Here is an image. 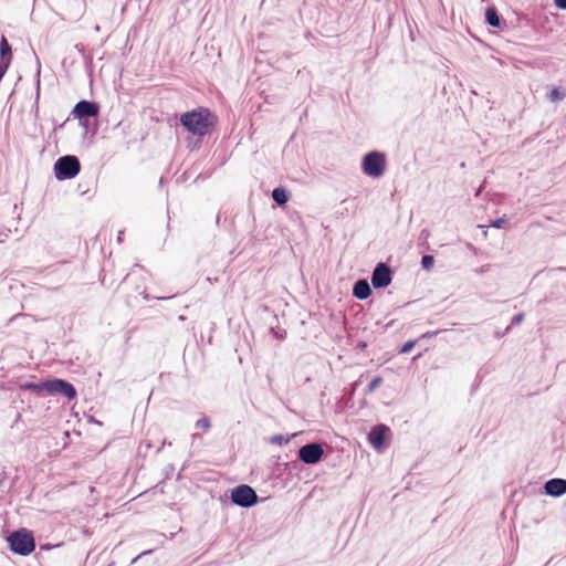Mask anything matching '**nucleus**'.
I'll return each instance as SVG.
<instances>
[{"instance_id": "obj_11", "label": "nucleus", "mask_w": 566, "mask_h": 566, "mask_svg": "<svg viewBox=\"0 0 566 566\" xmlns=\"http://www.w3.org/2000/svg\"><path fill=\"white\" fill-rule=\"evenodd\" d=\"M386 430L387 427L385 426H376L371 429L369 433V441L375 449H379L382 447Z\"/></svg>"}, {"instance_id": "obj_15", "label": "nucleus", "mask_w": 566, "mask_h": 566, "mask_svg": "<svg viewBox=\"0 0 566 566\" xmlns=\"http://www.w3.org/2000/svg\"><path fill=\"white\" fill-rule=\"evenodd\" d=\"M566 96V92L560 87H554L547 95L548 99L553 103L563 101Z\"/></svg>"}, {"instance_id": "obj_17", "label": "nucleus", "mask_w": 566, "mask_h": 566, "mask_svg": "<svg viewBox=\"0 0 566 566\" xmlns=\"http://www.w3.org/2000/svg\"><path fill=\"white\" fill-rule=\"evenodd\" d=\"M290 441V437H285L283 434H274L271 437L270 442L273 444H286Z\"/></svg>"}, {"instance_id": "obj_10", "label": "nucleus", "mask_w": 566, "mask_h": 566, "mask_svg": "<svg viewBox=\"0 0 566 566\" xmlns=\"http://www.w3.org/2000/svg\"><path fill=\"white\" fill-rule=\"evenodd\" d=\"M545 492L551 496H560L566 493V480L551 479L545 483Z\"/></svg>"}, {"instance_id": "obj_16", "label": "nucleus", "mask_w": 566, "mask_h": 566, "mask_svg": "<svg viewBox=\"0 0 566 566\" xmlns=\"http://www.w3.org/2000/svg\"><path fill=\"white\" fill-rule=\"evenodd\" d=\"M382 384L381 377H375L366 388V394L374 392Z\"/></svg>"}, {"instance_id": "obj_23", "label": "nucleus", "mask_w": 566, "mask_h": 566, "mask_svg": "<svg viewBox=\"0 0 566 566\" xmlns=\"http://www.w3.org/2000/svg\"><path fill=\"white\" fill-rule=\"evenodd\" d=\"M554 3L557 8L566 10V0H554Z\"/></svg>"}, {"instance_id": "obj_21", "label": "nucleus", "mask_w": 566, "mask_h": 566, "mask_svg": "<svg viewBox=\"0 0 566 566\" xmlns=\"http://www.w3.org/2000/svg\"><path fill=\"white\" fill-rule=\"evenodd\" d=\"M506 222L507 220L505 218H499L491 223V227L501 229L506 224Z\"/></svg>"}, {"instance_id": "obj_12", "label": "nucleus", "mask_w": 566, "mask_h": 566, "mask_svg": "<svg viewBox=\"0 0 566 566\" xmlns=\"http://www.w3.org/2000/svg\"><path fill=\"white\" fill-rule=\"evenodd\" d=\"M371 294V289L366 280H358L353 287V295L358 300H366Z\"/></svg>"}, {"instance_id": "obj_26", "label": "nucleus", "mask_w": 566, "mask_h": 566, "mask_svg": "<svg viewBox=\"0 0 566 566\" xmlns=\"http://www.w3.org/2000/svg\"><path fill=\"white\" fill-rule=\"evenodd\" d=\"M149 553H150V551L144 552V553H142V554H140V556H142V555H147V554H149Z\"/></svg>"}, {"instance_id": "obj_25", "label": "nucleus", "mask_w": 566, "mask_h": 566, "mask_svg": "<svg viewBox=\"0 0 566 566\" xmlns=\"http://www.w3.org/2000/svg\"><path fill=\"white\" fill-rule=\"evenodd\" d=\"M275 336H276L277 338H281V339L285 337V335H284V334H282V333L275 334Z\"/></svg>"}, {"instance_id": "obj_27", "label": "nucleus", "mask_w": 566, "mask_h": 566, "mask_svg": "<svg viewBox=\"0 0 566 566\" xmlns=\"http://www.w3.org/2000/svg\"><path fill=\"white\" fill-rule=\"evenodd\" d=\"M357 386H358V382H357V381H356V382H354V389H355Z\"/></svg>"}, {"instance_id": "obj_5", "label": "nucleus", "mask_w": 566, "mask_h": 566, "mask_svg": "<svg viewBox=\"0 0 566 566\" xmlns=\"http://www.w3.org/2000/svg\"><path fill=\"white\" fill-rule=\"evenodd\" d=\"M80 169L81 164L75 156H63L54 164V174L59 180L74 178L80 172Z\"/></svg>"}, {"instance_id": "obj_14", "label": "nucleus", "mask_w": 566, "mask_h": 566, "mask_svg": "<svg viewBox=\"0 0 566 566\" xmlns=\"http://www.w3.org/2000/svg\"><path fill=\"white\" fill-rule=\"evenodd\" d=\"M485 19H486V22L491 25V27H500L501 22H500V17L496 12V10L494 8H489L485 12Z\"/></svg>"}, {"instance_id": "obj_22", "label": "nucleus", "mask_w": 566, "mask_h": 566, "mask_svg": "<svg viewBox=\"0 0 566 566\" xmlns=\"http://www.w3.org/2000/svg\"><path fill=\"white\" fill-rule=\"evenodd\" d=\"M523 318H524V315H523L522 313L516 314V315H515V316H513V318H512V325H518V324H521V323H522V321H523Z\"/></svg>"}, {"instance_id": "obj_1", "label": "nucleus", "mask_w": 566, "mask_h": 566, "mask_svg": "<svg viewBox=\"0 0 566 566\" xmlns=\"http://www.w3.org/2000/svg\"><path fill=\"white\" fill-rule=\"evenodd\" d=\"M211 113L208 109L199 108L188 112L180 117V123L193 135L205 136L212 125Z\"/></svg>"}, {"instance_id": "obj_9", "label": "nucleus", "mask_w": 566, "mask_h": 566, "mask_svg": "<svg viewBox=\"0 0 566 566\" xmlns=\"http://www.w3.org/2000/svg\"><path fill=\"white\" fill-rule=\"evenodd\" d=\"M99 107L94 102L88 101H80L72 114L77 117L78 119L86 118V117H95L98 115Z\"/></svg>"}, {"instance_id": "obj_24", "label": "nucleus", "mask_w": 566, "mask_h": 566, "mask_svg": "<svg viewBox=\"0 0 566 566\" xmlns=\"http://www.w3.org/2000/svg\"><path fill=\"white\" fill-rule=\"evenodd\" d=\"M440 333V331H434V332H427L424 334L421 335V338H430L432 336H436Z\"/></svg>"}, {"instance_id": "obj_7", "label": "nucleus", "mask_w": 566, "mask_h": 566, "mask_svg": "<svg viewBox=\"0 0 566 566\" xmlns=\"http://www.w3.org/2000/svg\"><path fill=\"white\" fill-rule=\"evenodd\" d=\"M324 455L319 443H307L298 449V459L305 464H316Z\"/></svg>"}, {"instance_id": "obj_13", "label": "nucleus", "mask_w": 566, "mask_h": 566, "mask_svg": "<svg viewBox=\"0 0 566 566\" xmlns=\"http://www.w3.org/2000/svg\"><path fill=\"white\" fill-rule=\"evenodd\" d=\"M272 198L279 206H283L289 201V195L284 188H275L272 191Z\"/></svg>"}, {"instance_id": "obj_3", "label": "nucleus", "mask_w": 566, "mask_h": 566, "mask_svg": "<svg viewBox=\"0 0 566 566\" xmlns=\"http://www.w3.org/2000/svg\"><path fill=\"white\" fill-rule=\"evenodd\" d=\"M27 388L48 391L50 394H59L69 399H73L76 396V390L72 384L63 379L48 380L41 384H29Z\"/></svg>"}, {"instance_id": "obj_20", "label": "nucleus", "mask_w": 566, "mask_h": 566, "mask_svg": "<svg viewBox=\"0 0 566 566\" xmlns=\"http://www.w3.org/2000/svg\"><path fill=\"white\" fill-rule=\"evenodd\" d=\"M416 344H417V339H415V340H409V342L405 343V344L401 346V348H400V353H401V354H408V353H410V352L413 349V347L416 346Z\"/></svg>"}, {"instance_id": "obj_19", "label": "nucleus", "mask_w": 566, "mask_h": 566, "mask_svg": "<svg viewBox=\"0 0 566 566\" xmlns=\"http://www.w3.org/2000/svg\"><path fill=\"white\" fill-rule=\"evenodd\" d=\"M434 259L432 255L426 254L421 259V266L424 270H430L433 266Z\"/></svg>"}, {"instance_id": "obj_6", "label": "nucleus", "mask_w": 566, "mask_h": 566, "mask_svg": "<svg viewBox=\"0 0 566 566\" xmlns=\"http://www.w3.org/2000/svg\"><path fill=\"white\" fill-rule=\"evenodd\" d=\"M256 492L249 485L242 484L231 491V501L241 507H251L258 503Z\"/></svg>"}, {"instance_id": "obj_2", "label": "nucleus", "mask_w": 566, "mask_h": 566, "mask_svg": "<svg viewBox=\"0 0 566 566\" xmlns=\"http://www.w3.org/2000/svg\"><path fill=\"white\" fill-rule=\"evenodd\" d=\"M10 549L21 556H27L35 549V541L32 533L21 528L8 536Z\"/></svg>"}, {"instance_id": "obj_8", "label": "nucleus", "mask_w": 566, "mask_h": 566, "mask_svg": "<svg viewBox=\"0 0 566 566\" xmlns=\"http://www.w3.org/2000/svg\"><path fill=\"white\" fill-rule=\"evenodd\" d=\"M391 270L386 263H378L371 274V284L375 289L386 287L391 283Z\"/></svg>"}, {"instance_id": "obj_4", "label": "nucleus", "mask_w": 566, "mask_h": 566, "mask_svg": "<svg viewBox=\"0 0 566 566\" xmlns=\"http://www.w3.org/2000/svg\"><path fill=\"white\" fill-rule=\"evenodd\" d=\"M361 168L365 175L379 178L386 170V157L380 151H370L363 158Z\"/></svg>"}, {"instance_id": "obj_18", "label": "nucleus", "mask_w": 566, "mask_h": 566, "mask_svg": "<svg viewBox=\"0 0 566 566\" xmlns=\"http://www.w3.org/2000/svg\"><path fill=\"white\" fill-rule=\"evenodd\" d=\"M196 428L209 430L211 428L210 419L207 416H203L196 422Z\"/></svg>"}]
</instances>
